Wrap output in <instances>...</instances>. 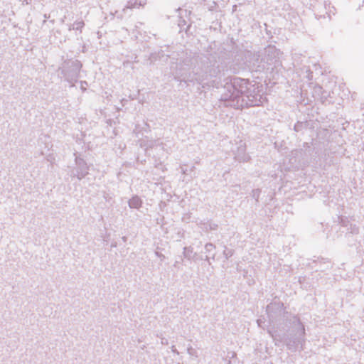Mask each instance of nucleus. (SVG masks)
Listing matches in <instances>:
<instances>
[{
  "label": "nucleus",
  "instance_id": "1",
  "mask_svg": "<svg viewBox=\"0 0 364 364\" xmlns=\"http://www.w3.org/2000/svg\"><path fill=\"white\" fill-rule=\"evenodd\" d=\"M223 90L221 100L228 106L236 109L259 106L266 101L263 95V85L260 82L236 79L232 82L227 84Z\"/></svg>",
  "mask_w": 364,
  "mask_h": 364
},
{
  "label": "nucleus",
  "instance_id": "2",
  "mask_svg": "<svg viewBox=\"0 0 364 364\" xmlns=\"http://www.w3.org/2000/svg\"><path fill=\"white\" fill-rule=\"evenodd\" d=\"M75 161L76 166L73 171V175L78 180H81L88 174L89 166L86 161L79 156L75 157Z\"/></svg>",
  "mask_w": 364,
  "mask_h": 364
},
{
  "label": "nucleus",
  "instance_id": "3",
  "mask_svg": "<svg viewBox=\"0 0 364 364\" xmlns=\"http://www.w3.org/2000/svg\"><path fill=\"white\" fill-rule=\"evenodd\" d=\"M292 324L293 331L295 332V335L297 336L298 343L301 345V348H302V345L304 341V336L305 335L304 326L300 320L296 317L293 318Z\"/></svg>",
  "mask_w": 364,
  "mask_h": 364
},
{
  "label": "nucleus",
  "instance_id": "4",
  "mask_svg": "<svg viewBox=\"0 0 364 364\" xmlns=\"http://www.w3.org/2000/svg\"><path fill=\"white\" fill-rule=\"evenodd\" d=\"M235 158L240 161H247L249 159V156L245 154V144L240 141V146L237 151L233 150Z\"/></svg>",
  "mask_w": 364,
  "mask_h": 364
},
{
  "label": "nucleus",
  "instance_id": "5",
  "mask_svg": "<svg viewBox=\"0 0 364 364\" xmlns=\"http://www.w3.org/2000/svg\"><path fill=\"white\" fill-rule=\"evenodd\" d=\"M268 333L270 334L272 338H273L275 345H279L280 342L282 341L281 330H277L274 327V326H270L268 328Z\"/></svg>",
  "mask_w": 364,
  "mask_h": 364
},
{
  "label": "nucleus",
  "instance_id": "6",
  "mask_svg": "<svg viewBox=\"0 0 364 364\" xmlns=\"http://www.w3.org/2000/svg\"><path fill=\"white\" fill-rule=\"evenodd\" d=\"M128 204L130 208L139 209L142 205V200L139 196H134L129 199Z\"/></svg>",
  "mask_w": 364,
  "mask_h": 364
},
{
  "label": "nucleus",
  "instance_id": "7",
  "mask_svg": "<svg viewBox=\"0 0 364 364\" xmlns=\"http://www.w3.org/2000/svg\"><path fill=\"white\" fill-rule=\"evenodd\" d=\"M208 74L200 71L194 74V77L192 80L198 82L199 84L202 85L203 87H204L203 82L208 80Z\"/></svg>",
  "mask_w": 364,
  "mask_h": 364
},
{
  "label": "nucleus",
  "instance_id": "8",
  "mask_svg": "<svg viewBox=\"0 0 364 364\" xmlns=\"http://www.w3.org/2000/svg\"><path fill=\"white\" fill-rule=\"evenodd\" d=\"M43 143L45 144V147L41 148V152L42 154H44L46 151H48L50 147V141L48 137H45Z\"/></svg>",
  "mask_w": 364,
  "mask_h": 364
},
{
  "label": "nucleus",
  "instance_id": "9",
  "mask_svg": "<svg viewBox=\"0 0 364 364\" xmlns=\"http://www.w3.org/2000/svg\"><path fill=\"white\" fill-rule=\"evenodd\" d=\"M84 26L82 21H77L73 24V29L80 30Z\"/></svg>",
  "mask_w": 364,
  "mask_h": 364
},
{
  "label": "nucleus",
  "instance_id": "10",
  "mask_svg": "<svg viewBox=\"0 0 364 364\" xmlns=\"http://www.w3.org/2000/svg\"><path fill=\"white\" fill-rule=\"evenodd\" d=\"M141 4H142V3H141V0L139 1V2L136 1L134 4H132L131 2H129L128 3V5H129L128 7H129V8L139 7Z\"/></svg>",
  "mask_w": 364,
  "mask_h": 364
},
{
  "label": "nucleus",
  "instance_id": "11",
  "mask_svg": "<svg viewBox=\"0 0 364 364\" xmlns=\"http://www.w3.org/2000/svg\"><path fill=\"white\" fill-rule=\"evenodd\" d=\"M186 24V22L184 20H180L178 22V26L183 29L184 26Z\"/></svg>",
  "mask_w": 364,
  "mask_h": 364
},
{
  "label": "nucleus",
  "instance_id": "12",
  "mask_svg": "<svg viewBox=\"0 0 364 364\" xmlns=\"http://www.w3.org/2000/svg\"><path fill=\"white\" fill-rule=\"evenodd\" d=\"M86 85H87V82H80V87H81L82 90H85L86 89L85 86H86Z\"/></svg>",
  "mask_w": 364,
  "mask_h": 364
},
{
  "label": "nucleus",
  "instance_id": "13",
  "mask_svg": "<svg viewBox=\"0 0 364 364\" xmlns=\"http://www.w3.org/2000/svg\"><path fill=\"white\" fill-rule=\"evenodd\" d=\"M31 0H22V3L23 4H31Z\"/></svg>",
  "mask_w": 364,
  "mask_h": 364
},
{
  "label": "nucleus",
  "instance_id": "14",
  "mask_svg": "<svg viewBox=\"0 0 364 364\" xmlns=\"http://www.w3.org/2000/svg\"><path fill=\"white\" fill-rule=\"evenodd\" d=\"M288 348L290 350H296V348H293L290 343H287Z\"/></svg>",
  "mask_w": 364,
  "mask_h": 364
},
{
  "label": "nucleus",
  "instance_id": "15",
  "mask_svg": "<svg viewBox=\"0 0 364 364\" xmlns=\"http://www.w3.org/2000/svg\"><path fill=\"white\" fill-rule=\"evenodd\" d=\"M261 323H262V320L261 319H258L257 320V324L259 326H261Z\"/></svg>",
  "mask_w": 364,
  "mask_h": 364
},
{
  "label": "nucleus",
  "instance_id": "16",
  "mask_svg": "<svg viewBox=\"0 0 364 364\" xmlns=\"http://www.w3.org/2000/svg\"><path fill=\"white\" fill-rule=\"evenodd\" d=\"M41 142H43V141H42V139H41L39 140V141H38V145H39V146H41Z\"/></svg>",
  "mask_w": 364,
  "mask_h": 364
},
{
  "label": "nucleus",
  "instance_id": "17",
  "mask_svg": "<svg viewBox=\"0 0 364 364\" xmlns=\"http://www.w3.org/2000/svg\"><path fill=\"white\" fill-rule=\"evenodd\" d=\"M208 246L212 247L213 245H210H210H206V247H208Z\"/></svg>",
  "mask_w": 364,
  "mask_h": 364
}]
</instances>
